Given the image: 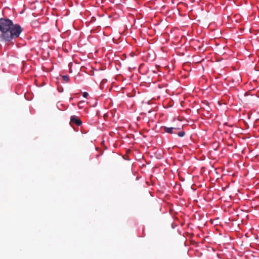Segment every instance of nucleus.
I'll use <instances>...</instances> for the list:
<instances>
[{"label":"nucleus","instance_id":"nucleus-1","mask_svg":"<svg viewBox=\"0 0 259 259\" xmlns=\"http://www.w3.org/2000/svg\"><path fill=\"white\" fill-rule=\"evenodd\" d=\"M1 37L6 41H10L18 37L23 31V28L19 24H14L9 19H0Z\"/></svg>","mask_w":259,"mask_h":259},{"label":"nucleus","instance_id":"nucleus-2","mask_svg":"<svg viewBox=\"0 0 259 259\" xmlns=\"http://www.w3.org/2000/svg\"><path fill=\"white\" fill-rule=\"evenodd\" d=\"M70 124H74L77 126H80L82 124V122L78 117L75 115H72L70 117Z\"/></svg>","mask_w":259,"mask_h":259},{"label":"nucleus","instance_id":"nucleus-3","mask_svg":"<svg viewBox=\"0 0 259 259\" xmlns=\"http://www.w3.org/2000/svg\"><path fill=\"white\" fill-rule=\"evenodd\" d=\"M163 130H164V132L167 133L173 134V133H175L174 132V130H176V128L168 127L164 126L163 127Z\"/></svg>","mask_w":259,"mask_h":259},{"label":"nucleus","instance_id":"nucleus-4","mask_svg":"<svg viewBox=\"0 0 259 259\" xmlns=\"http://www.w3.org/2000/svg\"><path fill=\"white\" fill-rule=\"evenodd\" d=\"M85 101H80L78 103L77 106L79 109H82L84 107Z\"/></svg>","mask_w":259,"mask_h":259},{"label":"nucleus","instance_id":"nucleus-5","mask_svg":"<svg viewBox=\"0 0 259 259\" xmlns=\"http://www.w3.org/2000/svg\"><path fill=\"white\" fill-rule=\"evenodd\" d=\"M62 78L64 81L66 82L68 81L69 79V78L68 75H63L62 76Z\"/></svg>","mask_w":259,"mask_h":259},{"label":"nucleus","instance_id":"nucleus-6","mask_svg":"<svg viewBox=\"0 0 259 259\" xmlns=\"http://www.w3.org/2000/svg\"><path fill=\"white\" fill-rule=\"evenodd\" d=\"M185 134V133L184 131H181L179 133L178 135L179 137H182L184 136Z\"/></svg>","mask_w":259,"mask_h":259},{"label":"nucleus","instance_id":"nucleus-7","mask_svg":"<svg viewBox=\"0 0 259 259\" xmlns=\"http://www.w3.org/2000/svg\"><path fill=\"white\" fill-rule=\"evenodd\" d=\"M88 96H89V94L87 92H84L82 93V96L84 98H87L88 97Z\"/></svg>","mask_w":259,"mask_h":259},{"label":"nucleus","instance_id":"nucleus-8","mask_svg":"<svg viewBox=\"0 0 259 259\" xmlns=\"http://www.w3.org/2000/svg\"><path fill=\"white\" fill-rule=\"evenodd\" d=\"M59 105H60V104L58 103V108H59L60 110H65V109H66V107H64L63 108H60V107H59Z\"/></svg>","mask_w":259,"mask_h":259},{"label":"nucleus","instance_id":"nucleus-9","mask_svg":"<svg viewBox=\"0 0 259 259\" xmlns=\"http://www.w3.org/2000/svg\"><path fill=\"white\" fill-rule=\"evenodd\" d=\"M73 97H70L69 99V101H71L73 100Z\"/></svg>","mask_w":259,"mask_h":259}]
</instances>
